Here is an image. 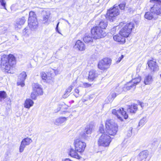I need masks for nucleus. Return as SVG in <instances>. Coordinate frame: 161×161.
<instances>
[{"mask_svg":"<svg viewBox=\"0 0 161 161\" xmlns=\"http://www.w3.org/2000/svg\"><path fill=\"white\" fill-rule=\"evenodd\" d=\"M15 64V57L13 55L9 54L6 58H2L1 68L3 71L8 72Z\"/></svg>","mask_w":161,"mask_h":161,"instance_id":"nucleus-1","label":"nucleus"},{"mask_svg":"<svg viewBox=\"0 0 161 161\" xmlns=\"http://www.w3.org/2000/svg\"><path fill=\"white\" fill-rule=\"evenodd\" d=\"M106 130L107 133L111 136H114L118 131L117 124L112 120H107L105 123Z\"/></svg>","mask_w":161,"mask_h":161,"instance_id":"nucleus-2","label":"nucleus"},{"mask_svg":"<svg viewBox=\"0 0 161 161\" xmlns=\"http://www.w3.org/2000/svg\"><path fill=\"white\" fill-rule=\"evenodd\" d=\"M120 12L117 5L115 4L112 8L108 10L106 15V19L111 22H113L115 19V17L119 14Z\"/></svg>","mask_w":161,"mask_h":161,"instance_id":"nucleus-3","label":"nucleus"},{"mask_svg":"<svg viewBox=\"0 0 161 161\" xmlns=\"http://www.w3.org/2000/svg\"><path fill=\"white\" fill-rule=\"evenodd\" d=\"M91 32L93 38L95 39L104 37L106 35L104 31L99 26L93 27L91 29Z\"/></svg>","mask_w":161,"mask_h":161,"instance_id":"nucleus-4","label":"nucleus"},{"mask_svg":"<svg viewBox=\"0 0 161 161\" xmlns=\"http://www.w3.org/2000/svg\"><path fill=\"white\" fill-rule=\"evenodd\" d=\"M150 2L154 4L151 7L150 11L154 15L161 14V1L160 0H150Z\"/></svg>","mask_w":161,"mask_h":161,"instance_id":"nucleus-5","label":"nucleus"},{"mask_svg":"<svg viewBox=\"0 0 161 161\" xmlns=\"http://www.w3.org/2000/svg\"><path fill=\"white\" fill-rule=\"evenodd\" d=\"M110 137L105 134H102L100 137L98 141L99 146L108 147L111 142Z\"/></svg>","mask_w":161,"mask_h":161,"instance_id":"nucleus-6","label":"nucleus"},{"mask_svg":"<svg viewBox=\"0 0 161 161\" xmlns=\"http://www.w3.org/2000/svg\"><path fill=\"white\" fill-rule=\"evenodd\" d=\"M32 87L33 91L31 93V97L32 99L35 100L38 95L42 94V89L40 86L37 83L33 84Z\"/></svg>","mask_w":161,"mask_h":161,"instance_id":"nucleus-7","label":"nucleus"},{"mask_svg":"<svg viewBox=\"0 0 161 161\" xmlns=\"http://www.w3.org/2000/svg\"><path fill=\"white\" fill-rule=\"evenodd\" d=\"M112 113L121 121L123 120V118L125 119H126L128 118V114H126V112L124 111L123 108H120L118 110L114 109L112 110Z\"/></svg>","mask_w":161,"mask_h":161,"instance_id":"nucleus-8","label":"nucleus"},{"mask_svg":"<svg viewBox=\"0 0 161 161\" xmlns=\"http://www.w3.org/2000/svg\"><path fill=\"white\" fill-rule=\"evenodd\" d=\"M132 79L131 82L128 83L125 86L127 90H129L131 88L135 87V86L139 83L141 80V77L138 75H136L135 77L134 75H132Z\"/></svg>","mask_w":161,"mask_h":161,"instance_id":"nucleus-9","label":"nucleus"},{"mask_svg":"<svg viewBox=\"0 0 161 161\" xmlns=\"http://www.w3.org/2000/svg\"><path fill=\"white\" fill-rule=\"evenodd\" d=\"M75 150L79 153L83 152L86 146V143L79 139L76 140L74 142Z\"/></svg>","mask_w":161,"mask_h":161,"instance_id":"nucleus-10","label":"nucleus"},{"mask_svg":"<svg viewBox=\"0 0 161 161\" xmlns=\"http://www.w3.org/2000/svg\"><path fill=\"white\" fill-rule=\"evenodd\" d=\"M111 60L108 58H104L100 61L98 64V68L101 70H105L111 64Z\"/></svg>","mask_w":161,"mask_h":161,"instance_id":"nucleus-11","label":"nucleus"},{"mask_svg":"<svg viewBox=\"0 0 161 161\" xmlns=\"http://www.w3.org/2000/svg\"><path fill=\"white\" fill-rule=\"evenodd\" d=\"M32 142V140L30 138L26 137L21 142L19 147V152H22L26 146L29 145Z\"/></svg>","mask_w":161,"mask_h":161,"instance_id":"nucleus-12","label":"nucleus"},{"mask_svg":"<svg viewBox=\"0 0 161 161\" xmlns=\"http://www.w3.org/2000/svg\"><path fill=\"white\" fill-rule=\"evenodd\" d=\"M147 64L151 70L155 71L158 70L159 67L156 61L150 60L148 62Z\"/></svg>","mask_w":161,"mask_h":161,"instance_id":"nucleus-13","label":"nucleus"},{"mask_svg":"<svg viewBox=\"0 0 161 161\" xmlns=\"http://www.w3.org/2000/svg\"><path fill=\"white\" fill-rule=\"evenodd\" d=\"M92 125H87L85 129L84 132H82L80 133V136L82 138L86 139L87 137V136L85 133L87 134H91L92 130Z\"/></svg>","mask_w":161,"mask_h":161,"instance_id":"nucleus-14","label":"nucleus"},{"mask_svg":"<svg viewBox=\"0 0 161 161\" xmlns=\"http://www.w3.org/2000/svg\"><path fill=\"white\" fill-rule=\"evenodd\" d=\"M125 37L121 34L119 32V34L114 36L113 38L114 40L116 41L120 42L121 43H124L125 42Z\"/></svg>","mask_w":161,"mask_h":161,"instance_id":"nucleus-15","label":"nucleus"},{"mask_svg":"<svg viewBox=\"0 0 161 161\" xmlns=\"http://www.w3.org/2000/svg\"><path fill=\"white\" fill-rule=\"evenodd\" d=\"M74 47L78 50L82 51L85 50V46L84 43L80 40H78L76 42Z\"/></svg>","mask_w":161,"mask_h":161,"instance_id":"nucleus-16","label":"nucleus"},{"mask_svg":"<svg viewBox=\"0 0 161 161\" xmlns=\"http://www.w3.org/2000/svg\"><path fill=\"white\" fill-rule=\"evenodd\" d=\"M97 76L98 74L96 71L93 69L92 70L89 72L88 79L90 81H93Z\"/></svg>","mask_w":161,"mask_h":161,"instance_id":"nucleus-17","label":"nucleus"},{"mask_svg":"<svg viewBox=\"0 0 161 161\" xmlns=\"http://www.w3.org/2000/svg\"><path fill=\"white\" fill-rule=\"evenodd\" d=\"M77 152L75 149L74 150L72 148H71L69 150V155L73 158L79 159L80 157Z\"/></svg>","mask_w":161,"mask_h":161,"instance_id":"nucleus-18","label":"nucleus"},{"mask_svg":"<svg viewBox=\"0 0 161 161\" xmlns=\"http://www.w3.org/2000/svg\"><path fill=\"white\" fill-rule=\"evenodd\" d=\"M28 26L31 30H34L38 27V22L37 20L28 21Z\"/></svg>","mask_w":161,"mask_h":161,"instance_id":"nucleus-19","label":"nucleus"},{"mask_svg":"<svg viewBox=\"0 0 161 161\" xmlns=\"http://www.w3.org/2000/svg\"><path fill=\"white\" fill-rule=\"evenodd\" d=\"M138 107L137 105L136 104H133L130 106H129L128 108V111L130 113H135L137 110Z\"/></svg>","mask_w":161,"mask_h":161,"instance_id":"nucleus-20","label":"nucleus"},{"mask_svg":"<svg viewBox=\"0 0 161 161\" xmlns=\"http://www.w3.org/2000/svg\"><path fill=\"white\" fill-rule=\"evenodd\" d=\"M148 155V153L147 151H143L139 153L138 159L140 161L145 159L147 158Z\"/></svg>","mask_w":161,"mask_h":161,"instance_id":"nucleus-21","label":"nucleus"},{"mask_svg":"<svg viewBox=\"0 0 161 161\" xmlns=\"http://www.w3.org/2000/svg\"><path fill=\"white\" fill-rule=\"evenodd\" d=\"M33 104L34 102L31 99L28 98L25 101L24 106L26 108H29L33 105Z\"/></svg>","mask_w":161,"mask_h":161,"instance_id":"nucleus-22","label":"nucleus"},{"mask_svg":"<svg viewBox=\"0 0 161 161\" xmlns=\"http://www.w3.org/2000/svg\"><path fill=\"white\" fill-rule=\"evenodd\" d=\"M93 37L91 36L90 34H86L83 37V41L85 43H89L92 42Z\"/></svg>","mask_w":161,"mask_h":161,"instance_id":"nucleus-23","label":"nucleus"},{"mask_svg":"<svg viewBox=\"0 0 161 161\" xmlns=\"http://www.w3.org/2000/svg\"><path fill=\"white\" fill-rule=\"evenodd\" d=\"M120 34H122L123 36L125 37H128L130 34V32L128 31L127 29L125 26H124L123 28L120 31Z\"/></svg>","mask_w":161,"mask_h":161,"instance_id":"nucleus-24","label":"nucleus"},{"mask_svg":"<svg viewBox=\"0 0 161 161\" xmlns=\"http://www.w3.org/2000/svg\"><path fill=\"white\" fill-rule=\"evenodd\" d=\"M26 20L24 17L19 19L16 23L15 25V27L17 26V28H20L21 26L23 25L25 23Z\"/></svg>","mask_w":161,"mask_h":161,"instance_id":"nucleus-25","label":"nucleus"},{"mask_svg":"<svg viewBox=\"0 0 161 161\" xmlns=\"http://www.w3.org/2000/svg\"><path fill=\"white\" fill-rule=\"evenodd\" d=\"M125 26L130 33L131 32L132 29L134 28L135 25L133 22H129L127 23Z\"/></svg>","mask_w":161,"mask_h":161,"instance_id":"nucleus-26","label":"nucleus"},{"mask_svg":"<svg viewBox=\"0 0 161 161\" xmlns=\"http://www.w3.org/2000/svg\"><path fill=\"white\" fill-rule=\"evenodd\" d=\"M50 17V13L49 12H46L45 14L43 15L42 21L43 23L48 24V22L49 18Z\"/></svg>","mask_w":161,"mask_h":161,"instance_id":"nucleus-27","label":"nucleus"},{"mask_svg":"<svg viewBox=\"0 0 161 161\" xmlns=\"http://www.w3.org/2000/svg\"><path fill=\"white\" fill-rule=\"evenodd\" d=\"M37 20L36 16L35 13L33 11H31L29 13V17L28 21Z\"/></svg>","mask_w":161,"mask_h":161,"instance_id":"nucleus-28","label":"nucleus"},{"mask_svg":"<svg viewBox=\"0 0 161 161\" xmlns=\"http://www.w3.org/2000/svg\"><path fill=\"white\" fill-rule=\"evenodd\" d=\"M99 27H101L103 30L105 29L108 25V22L106 20H102L99 23Z\"/></svg>","mask_w":161,"mask_h":161,"instance_id":"nucleus-29","label":"nucleus"},{"mask_svg":"<svg viewBox=\"0 0 161 161\" xmlns=\"http://www.w3.org/2000/svg\"><path fill=\"white\" fill-rule=\"evenodd\" d=\"M154 15L150 11L147 12L145 13L144 17L148 20H151L153 18Z\"/></svg>","mask_w":161,"mask_h":161,"instance_id":"nucleus-30","label":"nucleus"},{"mask_svg":"<svg viewBox=\"0 0 161 161\" xmlns=\"http://www.w3.org/2000/svg\"><path fill=\"white\" fill-rule=\"evenodd\" d=\"M67 120V118L64 117H60L56 119L55 122L56 123L61 124Z\"/></svg>","mask_w":161,"mask_h":161,"instance_id":"nucleus-31","label":"nucleus"},{"mask_svg":"<svg viewBox=\"0 0 161 161\" xmlns=\"http://www.w3.org/2000/svg\"><path fill=\"white\" fill-rule=\"evenodd\" d=\"M152 76L150 75H148L146 76L144 79V83L146 85H148L150 84L152 82Z\"/></svg>","mask_w":161,"mask_h":161,"instance_id":"nucleus-32","label":"nucleus"},{"mask_svg":"<svg viewBox=\"0 0 161 161\" xmlns=\"http://www.w3.org/2000/svg\"><path fill=\"white\" fill-rule=\"evenodd\" d=\"M120 3L118 6H119L120 9L121 10H124L126 4V3L125 0H121L119 1Z\"/></svg>","mask_w":161,"mask_h":161,"instance_id":"nucleus-33","label":"nucleus"},{"mask_svg":"<svg viewBox=\"0 0 161 161\" xmlns=\"http://www.w3.org/2000/svg\"><path fill=\"white\" fill-rule=\"evenodd\" d=\"M26 73L25 72H22L19 76L18 80H22L23 81H25L26 77Z\"/></svg>","mask_w":161,"mask_h":161,"instance_id":"nucleus-34","label":"nucleus"},{"mask_svg":"<svg viewBox=\"0 0 161 161\" xmlns=\"http://www.w3.org/2000/svg\"><path fill=\"white\" fill-rule=\"evenodd\" d=\"M7 95L5 92L4 91H0V102H2L7 97Z\"/></svg>","mask_w":161,"mask_h":161,"instance_id":"nucleus-35","label":"nucleus"},{"mask_svg":"<svg viewBox=\"0 0 161 161\" xmlns=\"http://www.w3.org/2000/svg\"><path fill=\"white\" fill-rule=\"evenodd\" d=\"M146 117H143L142 119H141L139 122L138 126H143L146 122Z\"/></svg>","mask_w":161,"mask_h":161,"instance_id":"nucleus-36","label":"nucleus"},{"mask_svg":"<svg viewBox=\"0 0 161 161\" xmlns=\"http://www.w3.org/2000/svg\"><path fill=\"white\" fill-rule=\"evenodd\" d=\"M40 75L42 79L44 80H46L47 78V76L46 74L43 72H42L40 73Z\"/></svg>","mask_w":161,"mask_h":161,"instance_id":"nucleus-37","label":"nucleus"},{"mask_svg":"<svg viewBox=\"0 0 161 161\" xmlns=\"http://www.w3.org/2000/svg\"><path fill=\"white\" fill-rule=\"evenodd\" d=\"M0 5H1L3 8H4L6 10V3L4 0H0Z\"/></svg>","mask_w":161,"mask_h":161,"instance_id":"nucleus-38","label":"nucleus"},{"mask_svg":"<svg viewBox=\"0 0 161 161\" xmlns=\"http://www.w3.org/2000/svg\"><path fill=\"white\" fill-rule=\"evenodd\" d=\"M123 88L119 86H117L115 89V91L116 92L117 94L120 93L123 91Z\"/></svg>","mask_w":161,"mask_h":161,"instance_id":"nucleus-39","label":"nucleus"},{"mask_svg":"<svg viewBox=\"0 0 161 161\" xmlns=\"http://www.w3.org/2000/svg\"><path fill=\"white\" fill-rule=\"evenodd\" d=\"M24 81H23L22 80H18L17 84L18 85H20L21 87H23L25 86Z\"/></svg>","mask_w":161,"mask_h":161,"instance_id":"nucleus-40","label":"nucleus"},{"mask_svg":"<svg viewBox=\"0 0 161 161\" xmlns=\"http://www.w3.org/2000/svg\"><path fill=\"white\" fill-rule=\"evenodd\" d=\"M74 86L72 85L69 86L67 89H66L65 92H67L69 94V93L71 92Z\"/></svg>","mask_w":161,"mask_h":161,"instance_id":"nucleus-41","label":"nucleus"},{"mask_svg":"<svg viewBox=\"0 0 161 161\" xmlns=\"http://www.w3.org/2000/svg\"><path fill=\"white\" fill-rule=\"evenodd\" d=\"M118 94L117 93L114 92L112 93L110 95L111 97V98L110 99V101H113L114 99L116 97L117 95Z\"/></svg>","mask_w":161,"mask_h":161,"instance_id":"nucleus-42","label":"nucleus"},{"mask_svg":"<svg viewBox=\"0 0 161 161\" xmlns=\"http://www.w3.org/2000/svg\"><path fill=\"white\" fill-rule=\"evenodd\" d=\"M99 130L100 132L101 133H103V134H104L105 132L104 127L103 125H102L100 126Z\"/></svg>","mask_w":161,"mask_h":161,"instance_id":"nucleus-43","label":"nucleus"},{"mask_svg":"<svg viewBox=\"0 0 161 161\" xmlns=\"http://www.w3.org/2000/svg\"><path fill=\"white\" fill-rule=\"evenodd\" d=\"M152 144L153 146H157L158 144L157 139H154L153 140V142Z\"/></svg>","mask_w":161,"mask_h":161,"instance_id":"nucleus-44","label":"nucleus"},{"mask_svg":"<svg viewBox=\"0 0 161 161\" xmlns=\"http://www.w3.org/2000/svg\"><path fill=\"white\" fill-rule=\"evenodd\" d=\"M69 95V94L68 93H67V92H65V93L64 94L63 96V97L64 98H67L68 97Z\"/></svg>","mask_w":161,"mask_h":161,"instance_id":"nucleus-45","label":"nucleus"},{"mask_svg":"<svg viewBox=\"0 0 161 161\" xmlns=\"http://www.w3.org/2000/svg\"><path fill=\"white\" fill-rule=\"evenodd\" d=\"M59 23V22H58L57 25L56 27V31L58 33L61 34V33H60V32H59V31H58V27Z\"/></svg>","mask_w":161,"mask_h":161,"instance_id":"nucleus-46","label":"nucleus"},{"mask_svg":"<svg viewBox=\"0 0 161 161\" xmlns=\"http://www.w3.org/2000/svg\"><path fill=\"white\" fill-rule=\"evenodd\" d=\"M124 56L123 55H121V56L120 57L117 61V63H119L121 61V60L123 58Z\"/></svg>","mask_w":161,"mask_h":161,"instance_id":"nucleus-47","label":"nucleus"},{"mask_svg":"<svg viewBox=\"0 0 161 161\" xmlns=\"http://www.w3.org/2000/svg\"><path fill=\"white\" fill-rule=\"evenodd\" d=\"M111 96L110 95H109L107 97V99L108 100V101H107V102H112V101H110V99L111 98Z\"/></svg>","mask_w":161,"mask_h":161,"instance_id":"nucleus-48","label":"nucleus"},{"mask_svg":"<svg viewBox=\"0 0 161 161\" xmlns=\"http://www.w3.org/2000/svg\"><path fill=\"white\" fill-rule=\"evenodd\" d=\"M65 106V104L64 103H62L61 104H60L59 105V108L58 109V110L57 111H59V110H60L61 109V107L60 106Z\"/></svg>","mask_w":161,"mask_h":161,"instance_id":"nucleus-49","label":"nucleus"},{"mask_svg":"<svg viewBox=\"0 0 161 161\" xmlns=\"http://www.w3.org/2000/svg\"><path fill=\"white\" fill-rule=\"evenodd\" d=\"M75 92L77 93L78 94L79 93V90H78V89L77 88L75 89Z\"/></svg>","mask_w":161,"mask_h":161,"instance_id":"nucleus-50","label":"nucleus"},{"mask_svg":"<svg viewBox=\"0 0 161 161\" xmlns=\"http://www.w3.org/2000/svg\"><path fill=\"white\" fill-rule=\"evenodd\" d=\"M62 161H72L69 158H66L64 160H63Z\"/></svg>","mask_w":161,"mask_h":161,"instance_id":"nucleus-51","label":"nucleus"},{"mask_svg":"<svg viewBox=\"0 0 161 161\" xmlns=\"http://www.w3.org/2000/svg\"><path fill=\"white\" fill-rule=\"evenodd\" d=\"M132 11V9L131 8H129L128 9V11L130 12H131V11Z\"/></svg>","mask_w":161,"mask_h":161,"instance_id":"nucleus-52","label":"nucleus"},{"mask_svg":"<svg viewBox=\"0 0 161 161\" xmlns=\"http://www.w3.org/2000/svg\"><path fill=\"white\" fill-rule=\"evenodd\" d=\"M84 85H85V86H86V87L89 86V84H87V83H86Z\"/></svg>","mask_w":161,"mask_h":161,"instance_id":"nucleus-53","label":"nucleus"},{"mask_svg":"<svg viewBox=\"0 0 161 161\" xmlns=\"http://www.w3.org/2000/svg\"><path fill=\"white\" fill-rule=\"evenodd\" d=\"M131 130H132V129L130 131V133H129V135H128V136H130L131 135V133H132V132H131Z\"/></svg>","mask_w":161,"mask_h":161,"instance_id":"nucleus-54","label":"nucleus"},{"mask_svg":"<svg viewBox=\"0 0 161 161\" xmlns=\"http://www.w3.org/2000/svg\"><path fill=\"white\" fill-rule=\"evenodd\" d=\"M27 30V29H26V28H25L24 30H23V32H25L26 31V30Z\"/></svg>","mask_w":161,"mask_h":161,"instance_id":"nucleus-55","label":"nucleus"},{"mask_svg":"<svg viewBox=\"0 0 161 161\" xmlns=\"http://www.w3.org/2000/svg\"><path fill=\"white\" fill-rule=\"evenodd\" d=\"M75 96L76 97H78V95H75Z\"/></svg>","mask_w":161,"mask_h":161,"instance_id":"nucleus-56","label":"nucleus"},{"mask_svg":"<svg viewBox=\"0 0 161 161\" xmlns=\"http://www.w3.org/2000/svg\"><path fill=\"white\" fill-rule=\"evenodd\" d=\"M139 71V69H138L137 68V72Z\"/></svg>","mask_w":161,"mask_h":161,"instance_id":"nucleus-57","label":"nucleus"},{"mask_svg":"<svg viewBox=\"0 0 161 161\" xmlns=\"http://www.w3.org/2000/svg\"><path fill=\"white\" fill-rule=\"evenodd\" d=\"M65 21L67 22L68 23H69L68 21L67 20H65Z\"/></svg>","mask_w":161,"mask_h":161,"instance_id":"nucleus-58","label":"nucleus"}]
</instances>
